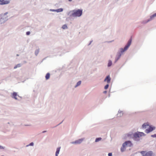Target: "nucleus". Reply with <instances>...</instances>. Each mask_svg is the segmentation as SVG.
Masks as SVG:
<instances>
[{
    "instance_id": "obj_13",
    "label": "nucleus",
    "mask_w": 156,
    "mask_h": 156,
    "mask_svg": "<svg viewBox=\"0 0 156 156\" xmlns=\"http://www.w3.org/2000/svg\"><path fill=\"white\" fill-rule=\"evenodd\" d=\"M111 80V78L109 75L107 76L105 78L104 81L108 83H110Z\"/></svg>"
},
{
    "instance_id": "obj_41",
    "label": "nucleus",
    "mask_w": 156,
    "mask_h": 156,
    "mask_svg": "<svg viewBox=\"0 0 156 156\" xmlns=\"http://www.w3.org/2000/svg\"><path fill=\"white\" fill-rule=\"evenodd\" d=\"M46 132H47V131H46V130L42 132V133H44Z\"/></svg>"
},
{
    "instance_id": "obj_24",
    "label": "nucleus",
    "mask_w": 156,
    "mask_h": 156,
    "mask_svg": "<svg viewBox=\"0 0 156 156\" xmlns=\"http://www.w3.org/2000/svg\"><path fill=\"white\" fill-rule=\"evenodd\" d=\"M56 12H62L63 11V9L62 8H60L58 9H56Z\"/></svg>"
},
{
    "instance_id": "obj_22",
    "label": "nucleus",
    "mask_w": 156,
    "mask_h": 156,
    "mask_svg": "<svg viewBox=\"0 0 156 156\" xmlns=\"http://www.w3.org/2000/svg\"><path fill=\"white\" fill-rule=\"evenodd\" d=\"M150 21L149 19L147 20H144L142 22V23L145 24L147 23L148 22H149Z\"/></svg>"
},
{
    "instance_id": "obj_7",
    "label": "nucleus",
    "mask_w": 156,
    "mask_h": 156,
    "mask_svg": "<svg viewBox=\"0 0 156 156\" xmlns=\"http://www.w3.org/2000/svg\"><path fill=\"white\" fill-rule=\"evenodd\" d=\"M10 2L9 0H0V5H4L9 4Z\"/></svg>"
},
{
    "instance_id": "obj_38",
    "label": "nucleus",
    "mask_w": 156,
    "mask_h": 156,
    "mask_svg": "<svg viewBox=\"0 0 156 156\" xmlns=\"http://www.w3.org/2000/svg\"><path fill=\"white\" fill-rule=\"evenodd\" d=\"M30 34V32L29 31L27 32L26 34L27 35H29Z\"/></svg>"
},
{
    "instance_id": "obj_14",
    "label": "nucleus",
    "mask_w": 156,
    "mask_h": 156,
    "mask_svg": "<svg viewBox=\"0 0 156 156\" xmlns=\"http://www.w3.org/2000/svg\"><path fill=\"white\" fill-rule=\"evenodd\" d=\"M61 147H57L56 150V151L55 153V156H58L59 154L60 151L61 149Z\"/></svg>"
},
{
    "instance_id": "obj_45",
    "label": "nucleus",
    "mask_w": 156,
    "mask_h": 156,
    "mask_svg": "<svg viewBox=\"0 0 156 156\" xmlns=\"http://www.w3.org/2000/svg\"><path fill=\"white\" fill-rule=\"evenodd\" d=\"M69 2H71L73 0H68Z\"/></svg>"
},
{
    "instance_id": "obj_16",
    "label": "nucleus",
    "mask_w": 156,
    "mask_h": 156,
    "mask_svg": "<svg viewBox=\"0 0 156 156\" xmlns=\"http://www.w3.org/2000/svg\"><path fill=\"white\" fill-rule=\"evenodd\" d=\"M149 124L147 123H145L143 124L142 128V129H145L149 126Z\"/></svg>"
},
{
    "instance_id": "obj_37",
    "label": "nucleus",
    "mask_w": 156,
    "mask_h": 156,
    "mask_svg": "<svg viewBox=\"0 0 156 156\" xmlns=\"http://www.w3.org/2000/svg\"><path fill=\"white\" fill-rule=\"evenodd\" d=\"M51 12H56V9H50L49 10Z\"/></svg>"
},
{
    "instance_id": "obj_27",
    "label": "nucleus",
    "mask_w": 156,
    "mask_h": 156,
    "mask_svg": "<svg viewBox=\"0 0 156 156\" xmlns=\"http://www.w3.org/2000/svg\"><path fill=\"white\" fill-rule=\"evenodd\" d=\"M62 28L63 29H66L68 28V27L66 24H64L62 26Z\"/></svg>"
},
{
    "instance_id": "obj_23",
    "label": "nucleus",
    "mask_w": 156,
    "mask_h": 156,
    "mask_svg": "<svg viewBox=\"0 0 156 156\" xmlns=\"http://www.w3.org/2000/svg\"><path fill=\"white\" fill-rule=\"evenodd\" d=\"M81 81H79L77 83L76 85L75 86V87L76 88V87H78V86H80L81 84Z\"/></svg>"
},
{
    "instance_id": "obj_30",
    "label": "nucleus",
    "mask_w": 156,
    "mask_h": 156,
    "mask_svg": "<svg viewBox=\"0 0 156 156\" xmlns=\"http://www.w3.org/2000/svg\"><path fill=\"white\" fill-rule=\"evenodd\" d=\"M126 143L127 142L125 141L122 144V146H123V147H125L126 146H127Z\"/></svg>"
},
{
    "instance_id": "obj_17",
    "label": "nucleus",
    "mask_w": 156,
    "mask_h": 156,
    "mask_svg": "<svg viewBox=\"0 0 156 156\" xmlns=\"http://www.w3.org/2000/svg\"><path fill=\"white\" fill-rule=\"evenodd\" d=\"M156 17V13H155L150 16V18L149 19L150 21H151L154 19V17Z\"/></svg>"
},
{
    "instance_id": "obj_25",
    "label": "nucleus",
    "mask_w": 156,
    "mask_h": 156,
    "mask_svg": "<svg viewBox=\"0 0 156 156\" xmlns=\"http://www.w3.org/2000/svg\"><path fill=\"white\" fill-rule=\"evenodd\" d=\"M121 55H121L120 53H119L118 52H117L116 55V57L119 59L120 58Z\"/></svg>"
},
{
    "instance_id": "obj_40",
    "label": "nucleus",
    "mask_w": 156,
    "mask_h": 156,
    "mask_svg": "<svg viewBox=\"0 0 156 156\" xmlns=\"http://www.w3.org/2000/svg\"><path fill=\"white\" fill-rule=\"evenodd\" d=\"M92 41H90V43L88 44V45H90L91 44V43H92Z\"/></svg>"
},
{
    "instance_id": "obj_12",
    "label": "nucleus",
    "mask_w": 156,
    "mask_h": 156,
    "mask_svg": "<svg viewBox=\"0 0 156 156\" xmlns=\"http://www.w3.org/2000/svg\"><path fill=\"white\" fill-rule=\"evenodd\" d=\"M131 42L132 39H130L128 41L127 44L124 47H125L126 49H127L128 50L129 46L131 44Z\"/></svg>"
},
{
    "instance_id": "obj_2",
    "label": "nucleus",
    "mask_w": 156,
    "mask_h": 156,
    "mask_svg": "<svg viewBox=\"0 0 156 156\" xmlns=\"http://www.w3.org/2000/svg\"><path fill=\"white\" fill-rule=\"evenodd\" d=\"M8 12L0 14V24H4L9 19Z\"/></svg>"
},
{
    "instance_id": "obj_20",
    "label": "nucleus",
    "mask_w": 156,
    "mask_h": 156,
    "mask_svg": "<svg viewBox=\"0 0 156 156\" xmlns=\"http://www.w3.org/2000/svg\"><path fill=\"white\" fill-rule=\"evenodd\" d=\"M123 114V112L119 110L118 112V113L117 115L119 117H121L122 115Z\"/></svg>"
},
{
    "instance_id": "obj_36",
    "label": "nucleus",
    "mask_w": 156,
    "mask_h": 156,
    "mask_svg": "<svg viewBox=\"0 0 156 156\" xmlns=\"http://www.w3.org/2000/svg\"><path fill=\"white\" fill-rule=\"evenodd\" d=\"M30 146H33L34 145V143L33 142H31L29 144Z\"/></svg>"
},
{
    "instance_id": "obj_18",
    "label": "nucleus",
    "mask_w": 156,
    "mask_h": 156,
    "mask_svg": "<svg viewBox=\"0 0 156 156\" xmlns=\"http://www.w3.org/2000/svg\"><path fill=\"white\" fill-rule=\"evenodd\" d=\"M126 142H127L126 144L127 146L131 147L132 145V143L130 141H127Z\"/></svg>"
},
{
    "instance_id": "obj_42",
    "label": "nucleus",
    "mask_w": 156,
    "mask_h": 156,
    "mask_svg": "<svg viewBox=\"0 0 156 156\" xmlns=\"http://www.w3.org/2000/svg\"><path fill=\"white\" fill-rule=\"evenodd\" d=\"M107 91H104V92H103V93H105H105H107Z\"/></svg>"
},
{
    "instance_id": "obj_6",
    "label": "nucleus",
    "mask_w": 156,
    "mask_h": 156,
    "mask_svg": "<svg viewBox=\"0 0 156 156\" xmlns=\"http://www.w3.org/2000/svg\"><path fill=\"white\" fill-rule=\"evenodd\" d=\"M155 127L154 126H149V128L146 129L145 130V132L147 133H148L152 131L153 130L155 129Z\"/></svg>"
},
{
    "instance_id": "obj_26",
    "label": "nucleus",
    "mask_w": 156,
    "mask_h": 156,
    "mask_svg": "<svg viewBox=\"0 0 156 156\" xmlns=\"http://www.w3.org/2000/svg\"><path fill=\"white\" fill-rule=\"evenodd\" d=\"M21 65L20 64H18L15 66L14 67V69H16L18 67H20L21 66Z\"/></svg>"
},
{
    "instance_id": "obj_8",
    "label": "nucleus",
    "mask_w": 156,
    "mask_h": 156,
    "mask_svg": "<svg viewBox=\"0 0 156 156\" xmlns=\"http://www.w3.org/2000/svg\"><path fill=\"white\" fill-rule=\"evenodd\" d=\"M127 49H126L125 47H124L123 48H120L118 52L119 53H120L121 55H122L124 52L127 51Z\"/></svg>"
},
{
    "instance_id": "obj_15",
    "label": "nucleus",
    "mask_w": 156,
    "mask_h": 156,
    "mask_svg": "<svg viewBox=\"0 0 156 156\" xmlns=\"http://www.w3.org/2000/svg\"><path fill=\"white\" fill-rule=\"evenodd\" d=\"M17 93L16 92H14L12 93V98H14L15 99L17 100Z\"/></svg>"
},
{
    "instance_id": "obj_34",
    "label": "nucleus",
    "mask_w": 156,
    "mask_h": 156,
    "mask_svg": "<svg viewBox=\"0 0 156 156\" xmlns=\"http://www.w3.org/2000/svg\"><path fill=\"white\" fill-rule=\"evenodd\" d=\"M5 148V147L0 145V149H4Z\"/></svg>"
},
{
    "instance_id": "obj_46",
    "label": "nucleus",
    "mask_w": 156,
    "mask_h": 156,
    "mask_svg": "<svg viewBox=\"0 0 156 156\" xmlns=\"http://www.w3.org/2000/svg\"><path fill=\"white\" fill-rule=\"evenodd\" d=\"M62 122H63V121L62 122H61V123H60L59 124H58V125H59L60 124H61Z\"/></svg>"
},
{
    "instance_id": "obj_29",
    "label": "nucleus",
    "mask_w": 156,
    "mask_h": 156,
    "mask_svg": "<svg viewBox=\"0 0 156 156\" xmlns=\"http://www.w3.org/2000/svg\"><path fill=\"white\" fill-rule=\"evenodd\" d=\"M39 49H37L35 51V54L36 56H37L39 52Z\"/></svg>"
},
{
    "instance_id": "obj_3",
    "label": "nucleus",
    "mask_w": 156,
    "mask_h": 156,
    "mask_svg": "<svg viewBox=\"0 0 156 156\" xmlns=\"http://www.w3.org/2000/svg\"><path fill=\"white\" fill-rule=\"evenodd\" d=\"M74 12L75 17H80L82 14L83 10L82 9L74 10Z\"/></svg>"
},
{
    "instance_id": "obj_19",
    "label": "nucleus",
    "mask_w": 156,
    "mask_h": 156,
    "mask_svg": "<svg viewBox=\"0 0 156 156\" xmlns=\"http://www.w3.org/2000/svg\"><path fill=\"white\" fill-rule=\"evenodd\" d=\"M50 74L49 73H48L46 74L45 78L46 80H48L50 78Z\"/></svg>"
},
{
    "instance_id": "obj_5",
    "label": "nucleus",
    "mask_w": 156,
    "mask_h": 156,
    "mask_svg": "<svg viewBox=\"0 0 156 156\" xmlns=\"http://www.w3.org/2000/svg\"><path fill=\"white\" fill-rule=\"evenodd\" d=\"M84 138H81L75 140L74 141L71 142L70 144H81L84 140Z\"/></svg>"
},
{
    "instance_id": "obj_44",
    "label": "nucleus",
    "mask_w": 156,
    "mask_h": 156,
    "mask_svg": "<svg viewBox=\"0 0 156 156\" xmlns=\"http://www.w3.org/2000/svg\"><path fill=\"white\" fill-rule=\"evenodd\" d=\"M30 146V145H29V144H28V145H27V146H26V147H28V146Z\"/></svg>"
},
{
    "instance_id": "obj_35",
    "label": "nucleus",
    "mask_w": 156,
    "mask_h": 156,
    "mask_svg": "<svg viewBox=\"0 0 156 156\" xmlns=\"http://www.w3.org/2000/svg\"><path fill=\"white\" fill-rule=\"evenodd\" d=\"M151 136L153 137H156V134L151 135Z\"/></svg>"
},
{
    "instance_id": "obj_9",
    "label": "nucleus",
    "mask_w": 156,
    "mask_h": 156,
    "mask_svg": "<svg viewBox=\"0 0 156 156\" xmlns=\"http://www.w3.org/2000/svg\"><path fill=\"white\" fill-rule=\"evenodd\" d=\"M68 15L70 17H75L74 10L70 11L68 13Z\"/></svg>"
},
{
    "instance_id": "obj_11",
    "label": "nucleus",
    "mask_w": 156,
    "mask_h": 156,
    "mask_svg": "<svg viewBox=\"0 0 156 156\" xmlns=\"http://www.w3.org/2000/svg\"><path fill=\"white\" fill-rule=\"evenodd\" d=\"M131 42L132 39H130L128 41L127 44L124 47H125L126 49H127L128 50L129 46L131 44Z\"/></svg>"
},
{
    "instance_id": "obj_21",
    "label": "nucleus",
    "mask_w": 156,
    "mask_h": 156,
    "mask_svg": "<svg viewBox=\"0 0 156 156\" xmlns=\"http://www.w3.org/2000/svg\"><path fill=\"white\" fill-rule=\"evenodd\" d=\"M112 64V62L110 60H109L108 61V67L111 66Z\"/></svg>"
},
{
    "instance_id": "obj_32",
    "label": "nucleus",
    "mask_w": 156,
    "mask_h": 156,
    "mask_svg": "<svg viewBox=\"0 0 156 156\" xmlns=\"http://www.w3.org/2000/svg\"><path fill=\"white\" fill-rule=\"evenodd\" d=\"M109 87V85L108 84H106L104 87V88L105 89H107L108 88V87Z\"/></svg>"
},
{
    "instance_id": "obj_48",
    "label": "nucleus",
    "mask_w": 156,
    "mask_h": 156,
    "mask_svg": "<svg viewBox=\"0 0 156 156\" xmlns=\"http://www.w3.org/2000/svg\"><path fill=\"white\" fill-rule=\"evenodd\" d=\"M17 55V56H19V55H18V54H17V55Z\"/></svg>"
},
{
    "instance_id": "obj_31",
    "label": "nucleus",
    "mask_w": 156,
    "mask_h": 156,
    "mask_svg": "<svg viewBox=\"0 0 156 156\" xmlns=\"http://www.w3.org/2000/svg\"><path fill=\"white\" fill-rule=\"evenodd\" d=\"M124 148H125V147H123V146H122V147H121V151L122 152H123L124 151V150H125Z\"/></svg>"
},
{
    "instance_id": "obj_10",
    "label": "nucleus",
    "mask_w": 156,
    "mask_h": 156,
    "mask_svg": "<svg viewBox=\"0 0 156 156\" xmlns=\"http://www.w3.org/2000/svg\"><path fill=\"white\" fill-rule=\"evenodd\" d=\"M68 15L70 17H75L74 10L70 11L68 13Z\"/></svg>"
},
{
    "instance_id": "obj_39",
    "label": "nucleus",
    "mask_w": 156,
    "mask_h": 156,
    "mask_svg": "<svg viewBox=\"0 0 156 156\" xmlns=\"http://www.w3.org/2000/svg\"><path fill=\"white\" fill-rule=\"evenodd\" d=\"M108 156H112V153H109L108 154Z\"/></svg>"
},
{
    "instance_id": "obj_47",
    "label": "nucleus",
    "mask_w": 156,
    "mask_h": 156,
    "mask_svg": "<svg viewBox=\"0 0 156 156\" xmlns=\"http://www.w3.org/2000/svg\"><path fill=\"white\" fill-rule=\"evenodd\" d=\"M7 123L8 124H10V122H8Z\"/></svg>"
},
{
    "instance_id": "obj_28",
    "label": "nucleus",
    "mask_w": 156,
    "mask_h": 156,
    "mask_svg": "<svg viewBox=\"0 0 156 156\" xmlns=\"http://www.w3.org/2000/svg\"><path fill=\"white\" fill-rule=\"evenodd\" d=\"M102 138L101 137H98L96 138L95 140V142H98L101 140Z\"/></svg>"
},
{
    "instance_id": "obj_1",
    "label": "nucleus",
    "mask_w": 156,
    "mask_h": 156,
    "mask_svg": "<svg viewBox=\"0 0 156 156\" xmlns=\"http://www.w3.org/2000/svg\"><path fill=\"white\" fill-rule=\"evenodd\" d=\"M145 134L143 132H137L133 134V135L128 134V137H132L133 140L136 142H139L142 139V136H145Z\"/></svg>"
},
{
    "instance_id": "obj_33",
    "label": "nucleus",
    "mask_w": 156,
    "mask_h": 156,
    "mask_svg": "<svg viewBox=\"0 0 156 156\" xmlns=\"http://www.w3.org/2000/svg\"><path fill=\"white\" fill-rule=\"evenodd\" d=\"M119 59V58H118L117 57H115V63H116L117 61Z\"/></svg>"
},
{
    "instance_id": "obj_43",
    "label": "nucleus",
    "mask_w": 156,
    "mask_h": 156,
    "mask_svg": "<svg viewBox=\"0 0 156 156\" xmlns=\"http://www.w3.org/2000/svg\"><path fill=\"white\" fill-rule=\"evenodd\" d=\"M112 42V41H108V43H111Z\"/></svg>"
},
{
    "instance_id": "obj_4",
    "label": "nucleus",
    "mask_w": 156,
    "mask_h": 156,
    "mask_svg": "<svg viewBox=\"0 0 156 156\" xmlns=\"http://www.w3.org/2000/svg\"><path fill=\"white\" fill-rule=\"evenodd\" d=\"M141 154L143 156H152L153 152L151 151H150L148 152L145 151H141L140 152Z\"/></svg>"
}]
</instances>
